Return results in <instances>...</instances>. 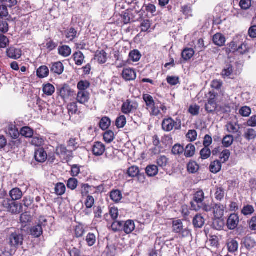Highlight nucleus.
Instances as JSON below:
<instances>
[{"label": "nucleus", "instance_id": "nucleus-53", "mask_svg": "<svg viewBox=\"0 0 256 256\" xmlns=\"http://www.w3.org/2000/svg\"><path fill=\"white\" fill-rule=\"evenodd\" d=\"M226 130L230 133L236 134L238 131L239 128L236 124L232 122L228 123L226 126Z\"/></svg>", "mask_w": 256, "mask_h": 256}, {"label": "nucleus", "instance_id": "nucleus-22", "mask_svg": "<svg viewBox=\"0 0 256 256\" xmlns=\"http://www.w3.org/2000/svg\"><path fill=\"white\" fill-rule=\"evenodd\" d=\"M214 43L219 46H223L226 42L225 37L221 34L217 33L213 36Z\"/></svg>", "mask_w": 256, "mask_h": 256}, {"label": "nucleus", "instance_id": "nucleus-51", "mask_svg": "<svg viewBox=\"0 0 256 256\" xmlns=\"http://www.w3.org/2000/svg\"><path fill=\"white\" fill-rule=\"evenodd\" d=\"M254 212V209L253 206L251 205H246L244 206L242 213L246 216L252 215Z\"/></svg>", "mask_w": 256, "mask_h": 256}, {"label": "nucleus", "instance_id": "nucleus-24", "mask_svg": "<svg viewBox=\"0 0 256 256\" xmlns=\"http://www.w3.org/2000/svg\"><path fill=\"white\" fill-rule=\"evenodd\" d=\"M244 138L248 140H254L256 138V131L252 128H248L244 130Z\"/></svg>", "mask_w": 256, "mask_h": 256}, {"label": "nucleus", "instance_id": "nucleus-38", "mask_svg": "<svg viewBox=\"0 0 256 256\" xmlns=\"http://www.w3.org/2000/svg\"><path fill=\"white\" fill-rule=\"evenodd\" d=\"M187 168L190 173L194 174L199 170V166L196 162L190 161L188 164Z\"/></svg>", "mask_w": 256, "mask_h": 256}, {"label": "nucleus", "instance_id": "nucleus-28", "mask_svg": "<svg viewBox=\"0 0 256 256\" xmlns=\"http://www.w3.org/2000/svg\"><path fill=\"white\" fill-rule=\"evenodd\" d=\"M42 90L44 93L48 96L52 95L55 92L54 86L51 84L48 83L44 84L42 86Z\"/></svg>", "mask_w": 256, "mask_h": 256}, {"label": "nucleus", "instance_id": "nucleus-8", "mask_svg": "<svg viewBox=\"0 0 256 256\" xmlns=\"http://www.w3.org/2000/svg\"><path fill=\"white\" fill-rule=\"evenodd\" d=\"M8 240L11 246L16 247L22 244L23 237L19 234L14 232L10 236Z\"/></svg>", "mask_w": 256, "mask_h": 256}, {"label": "nucleus", "instance_id": "nucleus-52", "mask_svg": "<svg viewBox=\"0 0 256 256\" xmlns=\"http://www.w3.org/2000/svg\"><path fill=\"white\" fill-rule=\"evenodd\" d=\"M90 186L86 184H82L80 185V192L82 197L88 196Z\"/></svg>", "mask_w": 256, "mask_h": 256}, {"label": "nucleus", "instance_id": "nucleus-20", "mask_svg": "<svg viewBox=\"0 0 256 256\" xmlns=\"http://www.w3.org/2000/svg\"><path fill=\"white\" fill-rule=\"evenodd\" d=\"M122 228L126 234H130L135 228L134 222L132 220H128L125 222H123Z\"/></svg>", "mask_w": 256, "mask_h": 256}, {"label": "nucleus", "instance_id": "nucleus-19", "mask_svg": "<svg viewBox=\"0 0 256 256\" xmlns=\"http://www.w3.org/2000/svg\"><path fill=\"white\" fill-rule=\"evenodd\" d=\"M64 70V66L61 62H56L51 64L50 71L52 73L60 75Z\"/></svg>", "mask_w": 256, "mask_h": 256}, {"label": "nucleus", "instance_id": "nucleus-33", "mask_svg": "<svg viewBox=\"0 0 256 256\" xmlns=\"http://www.w3.org/2000/svg\"><path fill=\"white\" fill-rule=\"evenodd\" d=\"M58 54L64 56L68 57L71 54V48L68 46H62L58 48Z\"/></svg>", "mask_w": 256, "mask_h": 256}, {"label": "nucleus", "instance_id": "nucleus-60", "mask_svg": "<svg viewBox=\"0 0 256 256\" xmlns=\"http://www.w3.org/2000/svg\"><path fill=\"white\" fill-rule=\"evenodd\" d=\"M104 139L107 143L111 142L114 139V133L111 130L106 132L104 134Z\"/></svg>", "mask_w": 256, "mask_h": 256}, {"label": "nucleus", "instance_id": "nucleus-35", "mask_svg": "<svg viewBox=\"0 0 256 256\" xmlns=\"http://www.w3.org/2000/svg\"><path fill=\"white\" fill-rule=\"evenodd\" d=\"M158 168L157 166L155 165L148 166L146 169V173L149 176H156L158 173Z\"/></svg>", "mask_w": 256, "mask_h": 256}, {"label": "nucleus", "instance_id": "nucleus-61", "mask_svg": "<svg viewBox=\"0 0 256 256\" xmlns=\"http://www.w3.org/2000/svg\"><path fill=\"white\" fill-rule=\"evenodd\" d=\"M84 233V230L82 226L79 224L74 228V234L76 238L82 237Z\"/></svg>", "mask_w": 256, "mask_h": 256}, {"label": "nucleus", "instance_id": "nucleus-58", "mask_svg": "<svg viewBox=\"0 0 256 256\" xmlns=\"http://www.w3.org/2000/svg\"><path fill=\"white\" fill-rule=\"evenodd\" d=\"M130 58L134 62H138L141 58V54L138 50L132 51L129 54Z\"/></svg>", "mask_w": 256, "mask_h": 256}, {"label": "nucleus", "instance_id": "nucleus-4", "mask_svg": "<svg viewBox=\"0 0 256 256\" xmlns=\"http://www.w3.org/2000/svg\"><path fill=\"white\" fill-rule=\"evenodd\" d=\"M172 230L174 232L179 234L180 237L182 238H187L191 235L190 232L188 228H183L182 222L180 220L173 221Z\"/></svg>", "mask_w": 256, "mask_h": 256}, {"label": "nucleus", "instance_id": "nucleus-43", "mask_svg": "<svg viewBox=\"0 0 256 256\" xmlns=\"http://www.w3.org/2000/svg\"><path fill=\"white\" fill-rule=\"evenodd\" d=\"M234 140V136L232 135H226L222 140V143L226 148L230 147L233 143Z\"/></svg>", "mask_w": 256, "mask_h": 256}, {"label": "nucleus", "instance_id": "nucleus-41", "mask_svg": "<svg viewBox=\"0 0 256 256\" xmlns=\"http://www.w3.org/2000/svg\"><path fill=\"white\" fill-rule=\"evenodd\" d=\"M110 120L108 117H104L100 122V127L103 130L108 129L110 125Z\"/></svg>", "mask_w": 256, "mask_h": 256}, {"label": "nucleus", "instance_id": "nucleus-17", "mask_svg": "<svg viewBox=\"0 0 256 256\" xmlns=\"http://www.w3.org/2000/svg\"><path fill=\"white\" fill-rule=\"evenodd\" d=\"M7 56L8 58L16 60L20 58L22 56V51L19 48L14 47H10L6 50Z\"/></svg>", "mask_w": 256, "mask_h": 256}, {"label": "nucleus", "instance_id": "nucleus-55", "mask_svg": "<svg viewBox=\"0 0 256 256\" xmlns=\"http://www.w3.org/2000/svg\"><path fill=\"white\" fill-rule=\"evenodd\" d=\"M251 112V108L247 106H242L239 110L240 114L244 117H248Z\"/></svg>", "mask_w": 256, "mask_h": 256}, {"label": "nucleus", "instance_id": "nucleus-23", "mask_svg": "<svg viewBox=\"0 0 256 256\" xmlns=\"http://www.w3.org/2000/svg\"><path fill=\"white\" fill-rule=\"evenodd\" d=\"M56 154L65 158L66 156L72 154V151L67 150L65 146L60 145L56 148Z\"/></svg>", "mask_w": 256, "mask_h": 256}, {"label": "nucleus", "instance_id": "nucleus-29", "mask_svg": "<svg viewBox=\"0 0 256 256\" xmlns=\"http://www.w3.org/2000/svg\"><path fill=\"white\" fill-rule=\"evenodd\" d=\"M49 72L48 68L46 66H40L36 71L38 76L41 78L47 77Z\"/></svg>", "mask_w": 256, "mask_h": 256}, {"label": "nucleus", "instance_id": "nucleus-45", "mask_svg": "<svg viewBox=\"0 0 256 256\" xmlns=\"http://www.w3.org/2000/svg\"><path fill=\"white\" fill-rule=\"evenodd\" d=\"M143 99L146 106V108L152 107L155 104L153 98L148 94H143Z\"/></svg>", "mask_w": 256, "mask_h": 256}, {"label": "nucleus", "instance_id": "nucleus-7", "mask_svg": "<svg viewBox=\"0 0 256 256\" xmlns=\"http://www.w3.org/2000/svg\"><path fill=\"white\" fill-rule=\"evenodd\" d=\"M147 110L149 111L150 114L153 116L162 115L160 110L164 114H166L167 110L166 107L164 104H160V106H158V104L156 103L152 107L147 108Z\"/></svg>", "mask_w": 256, "mask_h": 256}, {"label": "nucleus", "instance_id": "nucleus-47", "mask_svg": "<svg viewBox=\"0 0 256 256\" xmlns=\"http://www.w3.org/2000/svg\"><path fill=\"white\" fill-rule=\"evenodd\" d=\"M43 138L40 136H34L32 138L30 144L36 146H40L44 144Z\"/></svg>", "mask_w": 256, "mask_h": 256}, {"label": "nucleus", "instance_id": "nucleus-42", "mask_svg": "<svg viewBox=\"0 0 256 256\" xmlns=\"http://www.w3.org/2000/svg\"><path fill=\"white\" fill-rule=\"evenodd\" d=\"M90 82L86 80L80 81L77 84V88L78 91H86V90L90 87Z\"/></svg>", "mask_w": 256, "mask_h": 256}, {"label": "nucleus", "instance_id": "nucleus-14", "mask_svg": "<svg viewBox=\"0 0 256 256\" xmlns=\"http://www.w3.org/2000/svg\"><path fill=\"white\" fill-rule=\"evenodd\" d=\"M122 76L126 81L134 80L136 78V72L130 68L124 69L122 71Z\"/></svg>", "mask_w": 256, "mask_h": 256}, {"label": "nucleus", "instance_id": "nucleus-18", "mask_svg": "<svg viewBox=\"0 0 256 256\" xmlns=\"http://www.w3.org/2000/svg\"><path fill=\"white\" fill-rule=\"evenodd\" d=\"M242 242L244 247L249 250H252L256 245L254 238L248 236L244 238Z\"/></svg>", "mask_w": 256, "mask_h": 256}, {"label": "nucleus", "instance_id": "nucleus-56", "mask_svg": "<svg viewBox=\"0 0 256 256\" xmlns=\"http://www.w3.org/2000/svg\"><path fill=\"white\" fill-rule=\"evenodd\" d=\"M78 185V181L75 178H70L67 182V186L68 188L74 190H75Z\"/></svg>", "mask_w": 256, "mask_h": 256}, {"label": "nucleus", "instance_id": "nucleus-31", "mask_svg": "<svg viewBox=\"0 0 256 256\" xmlns=\"http://www.w3.org/2000/svg\"><path fill=\"white\" fill-rule=\"evenodd\" d=\"M194 52L192 48H186L182 52V58L185 60H190L194 55Z\"/></svg>", "mask_w": 256, "mask_h": 256}, {"label": "nucleus", "instance_id": "nucleus-57", "mask_svg": "<svg viewBox=\"0 0 256 256\" xmlns=\"http://www.w3.org/2000/svg\"><path fill=\"white\" fill-rule=\"evenodd\" d=\"M68 113L71 114H76L78 112V106L76 102H70L68 105Z\"/></svg>", "mask_w": 256, "mask_h": 256}, {"label": "nucleus", "instance_id": "nucleus-54", "mask_svg": "<svg viewBox=\"0 0 256 256\" xmlns=\"http://www.w3.org/2000/svg\"><path fill=\"white\" fill-rule=\"evenodd\" d=\"M36 104L38 107V110L42 112H46V110H48V104L46 102L38 99L37 100Z\"/></svg>", "mask_w": 256, "mask_h": 256}, {"label": "nucleus", "instance_id": "nucleus-2", "mask_svg": "<svg viewBox=\"0 0 256 256\" xmlns=\"http://www.w3.org/2000/svg\"><path fill=\"white\" fill-rule=\"evenodd\" d=\"M204 191L202 190H198L194 194L193 201L190 203L192 209L196 211L202 210L206 212H210L212 208V206L204 202Z\"/></svg>", "mask_w": 256, "mask_h": 256}, {"label": "nucleus", "instance_id": "nucleus-30", "mask_svg": "<svg viewBox=\"0 0 256 256\" xmlns=\"http://www.w3.org/2000/svg\"><path fill=\"white\" fill-rule=\"evenodd\" d=\"M222 168V164L219 160H215L212 162L210 166V169L212 172L216 174L220 171Z\"/></svg>", "mask_w": 256, "mask_h": 256}, {"label": "nucleus", "instance_id": "nucleus-62", "mask_svg": "<svg viewBox=\"0 0 256 256\" xmlns=\"http://www.w3.org/2000/svg\"><path fill=\"white\" fill-rule=\"evenodd\" d=\"M77 139L76 138H71L68 142V147L72 149V150H76L78 146V142H76Z\"/></svg>", "mask_w": 256, "mask_h": 256}, {"label": "nucleus", "instance_id": "nucleus-5", "mask_svg": "<svg viewBox=\"0 0 256 256\" xmlns=\"http://www.w3.org/2000/svg\"><path fill=\"white\" fill-rule=\"evenodd\" d=\"M46 222L47 220L44 218H40L38 224L32 227L30 229V234L36 238L40 237L43 232L42 227L46 226Z\"/></svg>", "mask_w": 256, "mask_h": 256}, {"label": "nucleus", "instance_id": "nucleus-3", "mask_svg": "<svg viewBox=\"0 0 256 256\" xmlns=\"http://www.w3.org/2000/svg\"><path fill=\"white\" fill-rule=\"evenodd\" d=\"M180 120H176L175 121L172 118H165L162 122V130L167 132H171L172 130H179L181 128Z\"/></svg>", "mask_w": 256, "mask_h": 256}, {"label": "nucleus", "instance_id": "nucleus-10", "mask_svg": "<svg viewBox=\"0 0 256 256\" xmlns=\"http://www.w3.org/2000/svg\"><path fill=\"white\" fill-rule=\"evenodd\" d=\"M239 216L237 214H231L227 220L226 225L229 230L235 229L239 223Z\"/></svg>", "mask_w": 256, "mask_h": 256}, {"label": "nucleus", "instance_id": "nucleus-40", "mask_svg": "<svg viewBox=\"0 0 256 256\" xmlns=\"http://www.w3.org/2000/svg\"><path fill=\"white\" fill-rule=\"evenodd\" d=\"M140 172L138 167L135 166H130L127 170V174L131 178L136 177Z\"/></svg>", "mask_w": 256, "mask_h": 256}, {"label": "nucleus", "instance_id": "nucleus-32", "mask_svg": "<svg viewBox=\"0 0 256 256\" xmlns=\"http://www.w3.org/2000/svg\"><path fill=\"white\" fill-rule=\"evenodd\" d=\"M74 59L76 65L81 66L84 62V56L81 52L78 51L74 54Z\"/></svg>", "mask_w": 256, "mask_h": 256}, {"label": "nucleus", "instance_id": "nucleus-25", "mask_svg": "<svg viewBox=\"0 0 256 256\" xmlns=\"http://www.w3.org/2000/svg\"><path fill=\"white\" fill-rule=\"evenodd\" d=\"M196 152V148L192 144H188L185 148H184V155L186 158H191L193 156Z\"/></svg>", "mask_w": 256, "mask_h": 256}, {"label": "nucleus", "instance_id": "nucleus-37", "mask_svg": "<svg viewBox=\"0 0 256 256\" xmlns=\"http://www.w3.org/2000/svg\"><path fill=\"white\" fill-rule=\"evenodd\" d=\"M110 197L116 202H119L122 198V192L119 190H114L111 192Z\"/></svg>", "mask_w": 256, "mask_h": 256}, {"label": "nucleus", "instance_id": "nucleus-44", "mask_svg": "<svg viewBox=\"0 0 256 256\" xmlns=\"http://www.w3.org/2000/svg\"><path fill=\"white\" fill-rule=\"evenodd\" d=\"M96 236L93 233H88L86 238V242L89 246H93L96 242Z\"/></svg>", "mask_w": 256, "mask_h": 256}, {"label": "nucleus", "instance_id": "nucleus-63", "mask_svg": "<svg viewBox=\"0 0 256 256\" xmlns=\"http://www.w3.org/2000/svg\"><path fill=\"white\" fill-rule=\"evenodd\" d=\"M200 110V106L196 104H193L190 106L188 112L192 116H197L199 114Z\"/></svg>", "mask_w": 256, "mask_h": 256}, {"label": "nucleus", "instance_id": "nucleus-9", "mask_svg": "<svg viewBox=\"0 0 256 256\" xmlns=\"http://www.w3.org/2000/svg\"><path fill=\"white\" fill-rule=\"evenodd\" d=\"M138 106V104L136 102L127 100L123 104L122 110L124 114H128L136 110Z\"/></svg>", "mask_w": 256, "mask_h": 256}, {"label": "nucleus", "instance_id": "nucleus-16", "mask_svg": "<svg viewBox=\"0 0 256 256\" xmlns=\"http://www.w3.org/2000/svg\"><path fill=\"white\" fill-rule=\"evenodd\" d=\"M48 155L46 152L42 148H40L35 151V160L39 162H44L47 159Z\"/></svg>", "mask_w": 256, "mask_h": 256}, {"label": "nucleus", "instance_id": "nucleus-6", "mask_svg": "<svg viewBox=\"0 0 256 256\" xmlns=\"http://www.w3.org/2000/svg\"><path fill=\"white\" fill-rule=\"evenodd\" d=\"M212 207V210L214 216L216 219L220 220L224 216V212L226 211V207L221 204H214Z\"/></svg>", "mask_w": 256, "mask_h": 256}, {"label": "nucleus", "instance_id": "nucleus-11", "mask_svg": "<svg viewBox=\"0 0 256 256\" xmlns=\"http://www.w3.org/2000/svg\"><path fill=\"white\" fill-rule=\"evenodd\" d=\"M90 99V94L88 91H78L76 95L77 102L86 105Z\"/></svg>", "mask_w": 256, "mask_h": 256}, {"label": "nucleus", "instance_id": "nucleus-1", "mask_svg": "<svg viewBox=\"0 0 256 256\" xmlns=\"http://www.w3.org/2000/svg\"><path fill=\"white\" fill-rule=\"evenodd\" d=\"M10 196L12 200L6 196V193L5 192H2L0 195V204L8 212L14 214L20 213L22 206L14 201L22 198V192L18 188H14L10 192Z\"/></svg>", "mask_w": 256, "mask_h": 256}, {"label": "nucleus", "instance_id": "nucleus-49", "mask_svg": "<svg viewBox=\"0 0 256 256\" xmlns=\"http://www.w3.org/2000/svg\"><path fill=\"white\" fill-rule=\"evenodd\" d=\"M172 154L175 155H180L184 152V148L180 144H176L172 148Z\"/></svg>", "mask_w": 256, "mask_h": 256}, {"label": "nucleus", "instance_id": "nucleus-39", "mask_svg": "<svg viewBox=\"0 0 256 256\" xmlns=\"http://www.w3.org/2000/svg\"><path fill=\"white\" fill-rule=\"evenodd\" d=\"M217 108V104L214 101H209L205 104L206 110L208 113L214 112Z\"/></svg>", "mask_w": 256, "mask_h": 256}, {"label": "nucleus", "instance_id": "nucleus-36", "mask_svg": "<svg viewBox=\"0 0 256 256\" xmlns=\"http://www.w3.org/2000/svg\"><path fill=\"white\" fill-rule=\"evenodd\" d=\"M225 196V191L221 186H216L214 194L215 198L218 201H221Z\"/></svg>", "mask_w": 256, "mask_h": 256}, {"label": "nucleus", "instance_id": "nucleus-46", "mask_svg": "<svg viewBox=\"0 0 256 256\" xmlns=\"http://www.w3.org/2000/svg\"><path fill=\"white\" fill-rule=\"evenodd\" d=\"M20 134L22 136L26 138H31L34 134V132L32 128L26 126L21 129Z\"/></svg>", "mask_w": 256, "mask_h": 256}, {"label": "nucleus", "instance_id": "nucleus-34", "mask_svg": "<svg viewBox=\"0 0 256 256\" xmlns=\"http://www.w3.org/2000/svg\"><path fill=\"white\" fill-rule=\"evenodd\" d=\"M66 190V186L63 183L58 182L57 183L55 186V193L58 196L63 195L65 193Z\"/></svg>", "mask_w": 256, "mask_h": 256}, {"label": "nucleus", "instance_id": "nucleus-13", "mask_svg": "<svg viewBox=\"0 0 256 256\" xmlns=\"http://www.w3.org/2000/svg\"><path fill=\"white\" fill-rule=\"evenodd\" d=\"M60 94L64 100H65L70 96H74V92L68 86L64 84L60 88Z\"/></svg>", "mask_w": 256, "mask_h": 256}, {"label": "nucleus", "instance_id": "nucleus-59", "mask_svg": "<svg viewBox=\"0 0 256 256\" xmlns=\"http://www.w3.org/2000/svg\"><path fill=\"white\" fill-rule=\"evenodd\" d=\"M8 132L12 138H17L20 136V132L15 126H11L8 128Z\"/></svg>", "mask_w": 256, "mask_h": 256}, {"label": "nucleus", "instance_id": "nucleus-12", "mask_svg": "<svg viewBox=\"0 0 256 256\" xmlns=\"http://www.w3.org/2000/svg\"><path fill=\"white\" fill-rule=\"evenodd\" d=\"M106 150V146L102 142H95L92 146V152L96 156H100Z\"/></svg>", "mask_w": 256, "mask_h": 256}, {"label": "nucleus", "instance_id": "nucleus-48", "mask_svg": "<svg viewBox=\"0 0 256 256\" xmlns=\"http://www.w3.org/2000/svg\"><path fill=\"white\" fill-rule=\"evenodd\" d=\"M156 164L158 166L164 168L168 164V159L166 156H160L156 160Z\"/></svg>", "mask_w": 256, "mask_h": 256}, {"label": "nucleus", "instance_id": "nucleus-26", "mask_svg": "<svg viewBox=\"0 0 256 256\" xmlns=\"http://www.w3.org/2000/svg\"><path fill=\"white\" fill-rule=\"evenodd\" d=\"M204 222L205 220L200 214H197L193 219V224L196 228H202Z\"/></svg>", "mask_w": 256, "mask_h": 256}, {"label": "nucleus", "instance_id": "nucleus-64", "mask_svg": "<svg viewBox=\"0 0 256 256\" xmlns=\"http://www.w3.org/2000/svg\"><path fill=\"white\" fill-rule=\"evenodd\" d=\"M200 154L202 159H206L210 156L211 151L208 147H204L201 150Z\"/></svg>", "mask_w": 256, "mask_h": 256}, {"label": "nucleus", "instance_id": "nucleus-27", "mask_svg": "<svg viewBox=\"0 0 256 256\" xmlns=\"http://www.w3.org/2000/svg\"><path fill=\"white\" fill-rule=\"evenodd\" d=\"M94 59L100 64H104L106 62L107 59L106 53L104 50L97 52Z\"/></svg>", "mask_w": 256, "mask_h": 256}, {"label": "nucleus", "instance_id": "nucleus-15", "mask_svg": "<svg viewBox=\"0 0 256 256\" xmlns=\"http://www.w3.org/2000/svg\"><path fill=\"white\" fill-rule=\"evenodd\" d=\"M221 75L224 78H234L233 66L230 64H226L222 72Z\"/></svg>", "mask_w": 256, "mask_h": 256}, {"label": "nucleus", "instance_id": "nucleus-50", "mask_svg": "<svg viewBox=\"0 0 256 256\" xmlns=\"http://www.w3.org/2000/svg\"><path fill=\"white\" fill-rule=\"evenodd\" d=\"M126 122V118L124 116H118L116 120V125L118 128H122Z\"/></svg>", "mask_w": 256, "mask_h": 256}, {"label": "nucleus", "instance_id": "nucleus-21", "mask_svg": "<svg viewBox=\"0 0 256 256\" xmlns=\"http://www.w3.org/2000/svg\"><path fill=\"white\" fill-rule=\"evenodd\" d=\"M238 242L236 239L230 238L228 240V249L230 252L234 253L236 252L238 250Z\"/></svg>", "mask_w": 256, "mask_h": 256}]
</instances>
